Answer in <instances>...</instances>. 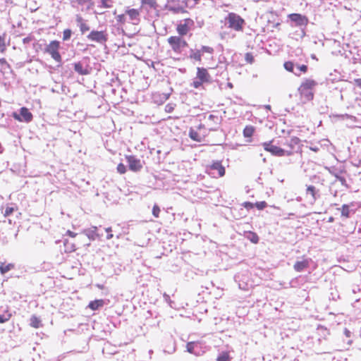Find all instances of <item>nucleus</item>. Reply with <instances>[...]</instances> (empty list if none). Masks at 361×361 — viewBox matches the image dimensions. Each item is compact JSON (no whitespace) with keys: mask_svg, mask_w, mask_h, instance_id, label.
Listing matches in <instances>:
<instances>
[{"mask_svg":"<svg viewBox=\"0 0 361 361\" xmlns=\"http://www.w3.org/2000/svg\"><path fill=\"white\" fill-rule=\"evenodd\" d=\"M225 23L231 30L236 32H243L245 21L237 13L231 12L225 17Z\"/></svg>","mask_w":361,"mask_h":361,"instance_id":"1","label":"nucleus"},{"mask_svg":"<svg viewBox=\"0 0 361 361\" xmlns=\"http://www.w3.org/2000/svg\"><path fill=\"white\" fill-rule=\"evenodd\" d=\"M317 82L312 79L305 80L298 88V91L302 98H304V102L310 101L313 99L314 94L312 89L317 85Z\"/></svg>","mask_w":361,"mask_h":361,"instance_id":"2","label":"nucleus"},{"mask_svg":"<svg viewBox=\"0 0 361 361\" xmlns=\"http://www.w3.org/2000/svg\"><path fill=\"white\" fill-rule=\"evenodd\" d=\"M171 49L176 53H180L182 49L188 46V43L181 37L171 36L168 39Z\"/></svg>","mask_w":361,"mask_h":361,"instance_id":"3","label":"nucleus"},{"mask_svg":"<svg viewBox=\"0 0 361 361\" xmlns=\"http://www.w3.org/2000/svg\"><path fill=\"white\" fill-rule=\"evenodd\" d=\"M59 42L58 41H51L46 47V51L56 61L61 60V56L59 52Z\"/></svg>","mask_w":361,"mask_h":361,"instance_id":"4","label":"nucleus"},{"mask_svg":"<svg viewBox=\"0 0 361 361\" xmlns=\"http://www.w3.org/2000/svg\"><path fill=\"white\" fill-rule=\"evenodd\" d=\"M263 146L266 151L269 152L274 156L282 157L284 155H290L292 154L291 152H286L282 148L273 145L271 143L264 142L263 143Z\"/></svg>","mask_w":361,"mask_h":361,"instance_id":"5","label":"nucleus"},{"mask_svg":"<svg viewBox=\"0 0 361 361\" xmlns=\"http://www.w3.org/2000/svg\"><path fill=\"white\" fill-rule=\"evenodd\" d=\"M13 117L18 121L29 123L32 119V114L27 108L22 107L20 109V114L16 112L13 113Z\"/></svg>","mask_w":361,"mask_h":361,"instance_id":"6","label":"nucleus"},{"mask_svg":"<svg viewBox=\"0 0 361 361\" xmlns=\"http://www.w3.org/2000/svg\"><path fill=\"white\" fill-rule=\"evenodd\" d=\"M87 37L91 41L100 44L105 43L107 41V34L104 31L92 30Z\"/></svg>","mask_w":361,"mask_h":361,"instance_id":"7","label":"nucleus"},{"mask_svg":"<svg viewBox=\"0 0 361 361\" xmlns=\"http://www.w3.org/2000/svg\"><path fill=\"white\" fill-rule=\"evenodd\" d=\"M126 159L128 164L130 170L133 171H139L142 168L140 160L135 156H126Z\"/></svg>","mask_w":361,"mask_h":361,"instance_id":"8","label":"nucleus"},{"mask_svg":"<svg viewBox=\"0 0 361 361\" xmlns=\"http://www.w3.org/2000/svg\"><path fill=\"white\" fill-rule=\"evenodd\" d=\"M288 18L291 21L294 22L297 26L306 25L308 23L307 18L300 13L289 14Z\"/></svg>","mask_w":361,"mask_h":361,"instance_id":"9","label":"nucleus"},{"mask_svg":"<svg viewBox=\"0 0 361 361\" xmlns=\"http://www.w3.org/2000/svg\"><path fill=\"white\" fill-rule=\"evenodd\" d=\"M197 76L200 80V81H203L205 83H209L211 82V76L206 68H197Z\"/></svg>","mask_w":361,"mask_h":361,"instance_id":"10","label":"nucleus"},{"mask_svg":"<svg viewBox=\"0 0 361 361\" xmlns=\"http://www.w3.org/2000/svg\"><path fill=\"white\" fill-rule=\"evenodd\" d=\"M126 13L128 16L133 24L137 25L140 23V12L138 10L135 8L128 9L126 11Z\"/></svg>","mask_w":361,"mask_h":361,"instance_id":"11","label":"nucleus"},{"mask_svg":"<svg viewBox=\"0 0 361 361\" xmlns=\"http://www.w3.org/2000/svg\"><path fill=\"white\" fill-rule=\"evenodd\" d=\"M97 227L92 226L90 228H87L82 231V233L87 235V237L91 240H94L97 238L99 237V235L97 233Z\"/></svg>","mask_w":361,"mask_h":361,"instance_id":"12","label":"nucleus"},{"mask_svg":"<svg viewBox=\"0 0 361 361\" xmlns=\"http://www.w3.org/2000/svg\"><path fill=\"white\" fill-rule=\"evenodd\" d=\"M309 265V261L307 259H304L302 261L296 262L294 264V269L296 271H302L305 268H307Z\"/></svg>","mask_w":361,"mask_h":361,"instance_id":"13","label":"nucleus"},{"mask_svg":"<svg viewBox=\"0 0 361 361\" xmlns=\"http://www.w3.org/2000/svg\"><path fill=\"white\" fill-rule=\"evenodd\" d=\"M211 169L213 170H216L218 171L219 176L221 177L225 174V169L219 161L214 162L211 166Z\"/></svg>","mask_w":361,"mask_h":361,"instance_id":"14","label":"nucleus"},{"mask_svg":"<svg viewBox=\"0 0 361 361\" xmlns=\"http://www.w3.org/2000/svg\"><path fill=\"white\" fill-rule=\"evenodd\" d=\"M190 58L197 61L202 60V51L199 49L193 50L191 49L190 51Z\"/></svg>","mask_w":361,"mask_h":361,"instance_id":"15","label":"nucleus"},{"mask_svg":"<svg viewBox=\"0 0 361 361\" xmlns=\"http://www.w3.org/2000/svg\"><path fill=\"white\" fill-rule=\"evenodd\" d=\"M104 305V300H96L94 301H91L88 307L92 310H98L99 307H102Z\"/></svg>","mask_w":361,"mask_h":361,"instance_id":"16","label":"nucleus"},{"mask_svg":"<svg viewBox=\"0 0 361 361\" xmlns=\"http://www.w3.org/2000/svg\"><path fill=\"white\" fill-rule=\"evenodd\" d=\"M306 193L310 194L312 196V201L314 202L317 199L316 194H317V190L316 188L313 185H309L307 188Z\"/></svg>","mask_w":361,"mask_h":361,"instance_id":"17","label":"nucleus"},{"mask_svg":"<svg viewBox=\"0 0 361 361\" xmlns=\"http://www.w3.org/2000/svg\"><path fill=\"white\" fill-rule=\"evenodd\" d=\"M74 70L80 75L87 74V70L83 68L80 62L74 64Z\"/></svg>","mask_w":361,"mask_h":361,"instance_id":"18","label":"nucleus"},{"mask_svg":"<svg viewBox=\"0 0 361 361\" xmlns=\"http://www.w3.org/2000/svg\"><path fill=\"white\" fill-rule=\"evenodd\" d=\"M300 142V140L297 137H292L288 142V145L291 149H294Z\"/></svg>","mask_w":361,"mask_h":361,"instance_id":"19","label":"nucleus"},{"mask_svg":"<svg viewBox=\"0 0 361 361\" xmlns=\"http://www.w3.org/2000/svg\"><path fill=\"white\" fill-rule=\"evenodd\" d=\"M177 32L180 36L185 35L188 32V27L186 24H180L177 27Z\"/></svg>","mask_w":361,"mask_h":361,"instance_id":"20","label":"nucleus"},{"mask_svg":"<svg viewBox=\"0 0 361 361\" xmlns=\"http://www.w3.org/2000/svg\"><path fill=\"white\" fill-rule=\"evenodd\" d=\"M284 68L286 71L289 72L294 73L295 75H299L300 73L294 71L295 65L291 61H287L284 63Z\"/></svg>","mask_w":361,"mask_h":361,"instance_id":"21","label":"nucleus"},{"mask_svg":"<svg viewBox=\"0 0 361 361\" xmlns=\"http://www.w3.org/2000/svg\"><path fill=\"white\" fill-rule=\"evenodd\" d=\"M189 136L192 140L195 141L201 142L202 140V137L199 133L192 129H190L189 132Z\"/></svg>","mask_w":361,"mask_h":361,"instance_id":"22","label":"nucleus"},{"mask_svg":"<svg viewBox=\"0 0 361 361\" xmlns=\"http://www.w3.org/2000/svg\"><path fill=\"white\" fill-rule=\"evenodd\" d=\"M14 268V265L13 264H8L6 265L4 264H0V271L2 274H4L5 273L9 271L12 269Z\"/></svg>","mask_w":361,"mask_h":361,"instance_id":"23","label":"nucleus"},{"mask_svg":"<svg viewBox=\"0 0 361 361\" xmlns=\"http://www.w3.org/2000/svg\"><path fill=\"white\" fill-rule=\"evenodd\" d=\"M41 324L40 319L36 316H32L30 318V325L35 328L39 327Z\"/></svg>","mask_w":361,"mask_h":361,"instance_id":"24","label":"nucleus"},{"mask_svg":"<svg viewBox=\"0 0 361 361\" xmlns=\"http://www.w3.org/2000/svg\"><path fill=\"white\" fill-rule=\"evenodd\" d=\"M233 359L230 356L229 353L223 352L217 358V361H228V360Z\"/></svg>","mask_w":361,"mask_h":361,"instance_id":"25","label":"nucleus"},{"mask_svg":"<svg viewBox=\"0 0 361 361\" xmlns=\"http://www.w3.org/2000/svg\"><path fill=\"white\" fill-rule=\"evenodd\" d=\"M254 133V128L252 126H247L244 130L243 134L246 137H251Z\"/></svg>","mask_w":361,"mask_h":361,"instance_id":"26","label":"nucleus"},{"mask_svg":"<svg viewBox=\"0 0 361 361\" xmlns=\"http://www.w3.org/2000/svg\"><path fill=\"white\" fill-rule=\"evenodd\" d=\"M141 4L142 5H147L150 8H155L157 6V2L155 0H141Z\"/></svg>","mask_w":361,"mask_h":361,"instance_id":"27","label":"nucleus"},{"mask_svg":"<svg viewBox=\"0 0 361 361\" xmlns=\"http://www.w3.org/2000/svg\"><path fill=\"white\" fill-rule=\"evenodd\" d=\"M64 245L66 247V251L68 252H71L75 250V247L73 244H69L68 241L67 240H65Z\"/></svg>","mask_w":361,"mask_h":361,"instance_id":"28","label":"nucleus"},{"mask_svg":"<svg viewBox=\"0 0 361 361\" xmlns=\"http://www.w3.org/2000/svg\"><path fill=\"white\" fill-rule=\"evenodd\" d=\"M203 83H205L203 81H200V80L198 78V77L196 75L195 78L193 82L191 83V86H192L195 88H199L202 86Z\"/></svg>","mask_w":361,"mask_h":361,"instance_id":"29","label":"nucleus"},{"mask_svg":"<svg viewBox=\"0 0 361 361\" xmlns=\"http://www.w3.org/2000/svg\"><path fill=\"white\" fill-rule=\"evenodd\" d=\"M349 213H350L349 206L347 205V204H343L342 206V207H341V215L343 216L348 218L349 217Z\"/></svg>","mask_w":361,"mask_h":361,"instance_id":"30","label":"nucleus"},{"mask_svg":"<svg viewBox=\"0 0 361 361\" xmlns=\"http://www.w3.org/2000/svg\"><path fill=\"white\" fill-rule=\"evenodd\" d=\"M200 50L202 51V54L204 52L209 53V54H212L214 51L213 48H212L210 47H207V46H202Z\"/></svg>","mask_w":361,"mask_h":361,"instance_id":"31","label":"nucleus"},{"mask_svg":"<svg viewBox=\"0 0 361 361\" xmlns=\"http://www.w3.org/2000/svg\"><path fill=\"white\" fill-rule=\"evenodd\" d=\"M117 171L119 173L123 174L126 172V167L123 164L121 163L117 166Z\"/></svg>","mask_w":361,"mask_h":361,"instance_id":"32","label":"nucleus"},{"mask_svg":"<svg viewBox=\"0 0 361 361\" xmlns=\"http://www.w3.org/2000/svg\"><path fill=\"white\" fill-rule=\"evenodd\" d=\"M71 36V30L69 29L65 30L63 33V39L68 40Z\"/></svg>","mask_w":361,"mask_h":361,"instance_id":"33","label":"nucleus"},{"mask_svg":"<svg viewBox=\"0 0 361 361\" xmlns=\"http://www.w3.org/2000/svg\"><path fill=\"white\" fill-rule=\"evenodd\" d=\"M14 210H15L14 207H7L6 208L5 212L4 214V216H8L9 215H11L14 212Z\"/></svg>","mask_w":361,"mask_h":361,"instance_id":"34","label":"nucleus"},{"mask_svg":"<svg viewBox=\"0 0 361 361\" xmlns=\"http://www.w3.org/2000/svg\"><path fill=\"white\" fill-rule=\"evenodd\" d=\"M79 27H80V31L82 32V33H84L86 31L90 30V27L85 23H80Z\"/></svg>","mask_w":361,"mask_h":361,"instance_id":"35","label":"nucleus"},{"mask_svg":"<svg viewBox=\"0 0 361 361\" xmlns=\"http://www.w3.org/2000/svg\"><path fill=\"white\" fill-rule=\"evenodd\" d=\"M245 61L249 63H252L254 61V57L252 54L247 53L245 56Z\"/></svg>","mask_w":361,"mask_h":361,"instance_id":"36","label":"nucleus"},{"mask_svg":"<svg viewBox=\"0 0 361 361\" xmlns=\"http://www.w3.org/2000/svg\"><path fill=\"white\" fill-rule=\"evenodd\" d=\"M111 0H101L102 6L104 8H111V4H110Z\"/></svg>","mask_w":361,"mask_h":361,"instance_id":"37","label":"nucleus"},{"mask_svg":"<svg viewBox=\"0 0 361 361\" xmlns=\"http://www.w3.org/2000/svg\"><path fill=\"white\" fill-rule=\"evenodd\" d=\"M160 212V209L157 205H154L152 209V214L155 217H158Z\"/></svg>","mask_w":361,"mask_h":361,"instance_id":"38","label":"nucleus"},{"mask_svg":"<svg viewBox=\"0 0 361 361\" xmlns=\"http://www.w3.org/2000/svg\"><path fill=\"white\" fill-rule=\"evenodd\" d=\"M208 120L209 121H214L216 124H218L219 123V119L218 118V116H214L213 114H210L208 117Z\"/></svg>","mask_w":361,"mask_h":361,"instance_id":"39","label":"nucleus"},{"mask_svg":"<svg viewBox=\"0 0 361 361\" xmlns=\"http://www.w3.org/2000/svg\"><path fill=\"white\" fill-rule=\"evenodd\" d=\"M105 231L108 233L106 238L108 240L111 239L114 237L113 234L111 233V231H112L111 227H108V228H105Z\"/></svg>","mask_w":361,"mask_h":361,"instance_id":"40","label":"nucleus"},{"mask_svg":"<svg viewBox=\"0 0 361 361\" xmlns=\"http://www.w3.org/2000/svg\"><path fill=\"white\" fill-rule=\"evenodd\" d=\"M296 69L297 71H298L299 72H303V73H305L307 70V66L305 65H302V66H296Z\"/></svg>","mask_w":361,"mask_h":361,"instance_id":"41","label":"nucleus"},{"mask_svg":"<svg viewBox=\"0 0 361 361\" xmlns=\"http://www.w3.org/2000/svg\"><path fill=\"white\" fill-rule=\"evenodd\" d=\"M255 205L259 209H263L266 207L267 203L265 202H257Z\"/></svg>","mask_w":361,"mask_h":361,"instance_id":"42","label":"nucleus"},{"mask_svg":"<svg viewBox=\"0 0 361 361\" xmlns=\"http://www.w3.org/2000/svg\"><path fill=\"white\" fill-rule=\"evenodd\" d=\"M195 343L190 342L187 344V350L190 353H192Z\"/></svg>","mask_w":361,"mask_h":361,"instance_id":"43","label":"nucleus"},{"mask_svg":"<svg viewBox=\"0 0 361 361\" xmlns=\"http://www.w3.org/2000/svg\"><path fill=\"white\" fill-rule=\"evenodd\" d=\"M76 22L78 23V25L79 26L80 25V23H84V20L82 19V18L80 16H76Z\"/></svg>","mask_w":361,"mask_h":361,"instance_id":"44","label":"nucleus"},{"mask_svg":"<svg viewBox=\"0 0 361 361\" xmlns=\"http://www.w3.org/2000/svg\"><path fill=\"white\" fill-rule=\"evenodd\" d=\"M252 237L250 239L252 243H257L258 242V240H259L258 236L256 234L253 233H252Z\"/></svg>","mask_w":361,"mask_h":361,"instance_id":"45","label":"nucleus"},{"mask_svg":"<svg viewBox=\"0 0 361 361\" xmlns=\"http://www.w3.org/2000/svg\"><path fill=\"white\" fill-rule=\"evenodd\" d=\"M75 1L80 5H84L90 3L91 0H75Z\"/></svg>","mask_w":361,"mask_h":361,"instance_id":"46","label":"nucleus"},{"mask_svg":"<svg viewBox=\"0 0 361 361\" xmlns=\"http://www.w3.org/2000/svg\"><path fill=\"white\" fill-rule=\"evenodd\" d=\"M354 83L359 87L361 88V78L354 80Z\"/></svg>","mask_w":361,"mask_h":361,"instance_id":"47","label":"nucleus"},{"mask_svg":"<svg viewBox=\"0 0 361 361\" xmlns=\"http://www.w3.org/2000/svg\"><path fill=\"white\" fill-rule=\"evenodd\" d=\"M66 234L71 238H75L77 235V233L72 232L69 230L66 231Z\"/></svg>","mask_w":361,"mask_h":361,"instance_id":"48","label":"nucleus"},{"mask_svg":"<svg viewBox=\"0 0 361 361\" xmlns=\"http://www.w3.org/2000/svg\"><path fill=\"white\" fill-rule=\"evenodd\" d=\"M117 20H118V21H119V22H123V21H124V15H123V14L118 15V16H117Z\"/></svg>","mask_w":361,"mask_h":361,"instance_id":"49","label":"nucleus"},{"mask_svg":"<svg viewBox=\"0 0 361 361\" xmlns=\"http://www.w3.org/2000/svg\"><path fill=\"white\" fill-rule=\"evenodd\" d=\"M8 319L5 317L4 316H0V323H4L7 321Z\"/></svg>","mask_w":361,"mask_h":361,"instance_id":"50","label":"nucleus"},{"mask_svg":"<svg viewBox=\"0 0 361 361\" xmlns=\"http://www.w3.org/2000/svg\"><path fill=\"white\" fill-rule=\"evenodd\" d=\"M6 60L5 59H0V63L3 64V63H6Z\"/></svg>","mask_w":361,"mask_h":361,"instance_id":"51","label":"nucleus"},{"mask_svg":"<svg viewBox=\"0 0 361 361\" xmlns=\"http://www.w3.org/2000/svg\"><path fill=\"white\" fill-rule=\"evenodd\" d=\"M228 86L229 87H231V88H232V87H233V85H232L231 83H228Z\"/></svg>","mask_w":361,"mask_h":361,"instance_id":"52","label":"nucleus"},{"mask_svg":"<svg viewBox=\"0 0 361 361\" xmlns=\"http://www.w3.org/2000/svg\"><path fill=\"white\" fill-rule=\"evenodd\" d=\"M311 149H312V150H313V151H314V152H316V151L317 150V148H311Z\"/></svg>","mask_w":361,"mask_h":361,"instance_id":"53","label":"nucleus"},{"mask_svg":"<svg viewBox=\"0 0 361 361\" xmlns=\"http://www.w3.org/2000/svg\"><path fill=\"white\" fill-rule=\"evenodd\" d=\"M349 331L348 330H345V334L348 336Z\"/></svg>","mask_w":361,"mask_h":361,"instance_id":"54","label":"nucleus"},{"mask_svg":"<svg viewBox=\"0 0 361 361\" xmlns=\"http://www.w3.org/2000/svg\"><path fill=\"white\" fill-rule=\"evenodd\" d=\"M245 204H246V205H247V204H249L250 207H252V203H245Z\"/></svg>","mask_w":361,"mask_h":361,"instance_id":"55","label":"nucleus"},{"mask_svg":"<svg viewBox=\"0 0 361 361\" xmlns=\"http://www.w3.org/2000/svg\"><path fill=\"white\" fill-rule=\"evenodd\" d=\"M329 221L330 222L333 221V218L332 217L329 218Z\"/></svg>","mask_w":361,"mask_h":361,"instance_id":"56","label":"nucleus"},{"mask_svg":"<svg viewBox=\"0 0 361 361\" xmlns=\"http://www.w3.org/2000/svg\"><path fill=\"white\" fill-rule=\"evenodd\" d=\"M340 180H341V181L344 180V179H343V178H340Z\"/></svg>","mask_w":361,"mask_h":361,"instance_id":"57","label":"nucleus"}]
</instances>
